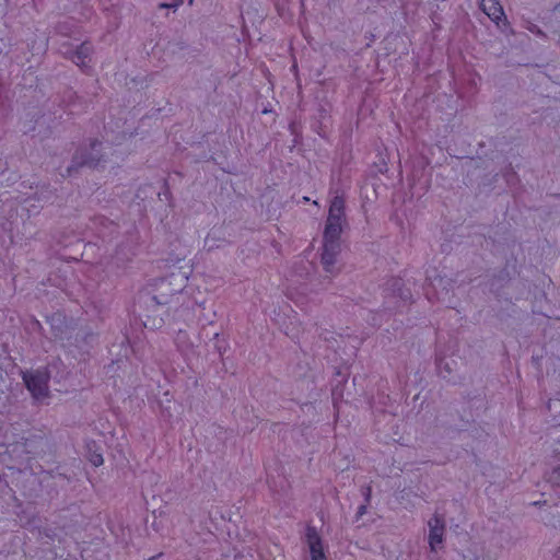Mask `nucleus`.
Returning a JSON list of instances; mask_svg holds the SVG:
<instances>
[{"instance_id": "9", "label": "nucleus", "mask_w": 560, "mask_h": 560, "mask_svg": "<svg viewBox=\"0 0 560 560\" xmlns=\"http://www.w3.org/2000/svg\"><path fill=\"white\" fill-rule=\"evenodd\" d=\"M328 221L341 222L343 220V200L335 197L329 207Z\"/></svg>"}, {"instance_id": "4", "label": "nucleus", "mask_w": 560, "mask_h": 560, "mask_svg": "<svg viewBox=\"0 0 560 560\" xmlns=\"http://www.w3.org/2000/svg\"><path fill=\"white\" fill-rule=\"evenodd\" d=\"M102 142L94 141L90 144L89 150L82 149L74 156L77 165L96 166L102 159Z\"/></svg>"}, {"instance_id": "11", "label": "nucleus", "mask_w": 560, "mask_h": 560, "mask_svg": "<svg viewBox=\"0 0 560 560\" xmlns=\"http://www.w3.org/2000/svg\"><path fill=\"white\" fill-rule=\"evenodd\" d=\"M104 459H103V456L101 454H94L92 455L91 457V463L94 465V466H101L103 464Z\"/></svg>"}, {"instance_id": "3", "label": "nucleus", "mask_w": 560, "mask_h": 560, "mask_svg": "<svg viewBox=\"0 0 560 560\" xmlns=\"http://www.w3.org/2000/svg\"><path fill=\"white\" fill-rule=\"evenodd\" d=\"M305 541L311 560H327L324 541L315 527H307Z\"/></svg>"}, {"instance_id": "6", "label": "nucleus", "mask_w": 560, "mask_h": 560, "mask_svg": "<svg viewBox=\"0 0 560 560\" xmlns=\"http://www.w3.org/2000/svg\"><path fill=\"white\" fill-rule=\"evenodd\" d=\"M480 8L495 24H499L504 18L503 9L498 0H480Z\"/></svg>"}, {"instance_id": "5", "label": "nucleus", "mask_w": 560, "mask_h": 560, "mask_svg": "<svg viewBox=\"0 0 560 560\" xmlns=\"http://www.w3.org/2000/svg\"><path fill=\"white\" fill-rule=\"evenodd\" d=\"M340 252V243L323 244L322 265L327 273L335 275L337 272L336 261Z\"/></svg>"}, {"instance_id": "12", "label": "nucleus", "mask_w": 560, "mask_h": 560, "mask_svg": "<svg viewBox=\"0 0 560 560\" xmlns=\"http://www.w3.org/2000/svg\"><path fill=\"white\" fill-rule=\"evenodd\" d=\"M365 513H366V505H361V506H359V509H358V515H359V516H362V515H363V514H365Z\"/></svg>"}, {"instance_id": "10", "label": "nucleus", "mask_w": 560, "mask_h": 560, "mask_svg": "<svg viewBox=\"0 0 560 560\" xmlns=\"http://www.w3.org/2000/svg\"><path fill=\"white\" fill-rule=\"evenodd\" d=\"M549 481L560 487V466L552 469L549 475Z\"/></svg>"}, {"instance_id": "1", "label": "nucleus", "mask_w": 560, "mask_h": 560, "mask_svg": "<svg viewBox=\"0 0 560 560\" xmlns=\"http://www.w3.org/2000/svg\"><path fill=\"white\" fill-rule=\"evenodd\" d=\"M23 381L34 399L43 400L48 397L49 373L46 369L24 372Z\"/></svg>"}, {"instance_id": "7", "label": "nucleus", "mask_w": 560, "mask_h": 560, "mask_svg": "<svg viewBox=\"0 0 560 560\" xmlns=\"http://www.w3.org/2000/svg\"><path fill=\"white\" fill-rule=\"evenodd\" d=\"M92 49L90 45L82 44L71 56L72 61L80 68L86 69L91 62Z\"/></svg>"}, {"instance_id": "8", "label": "nucleus", "mask_w": 560, "mask_h": 560, "mask_svg": "<svg viewBox=\"0 0 560 560\" xmlns=\"http://www.w3.org/2000/svg\"><path fill=\"white\" fill-rule=\"evenodd\" d=\"M342 232V223L328 221L326 222L324 231L325 243H339L340 234Z\"/></svg>"}, {"instance_id": "2", "label": "nucleus", "mask_w": 560, "mask_h": 560, "mask_svg": "<svg viewBox=\"0 0 560 560\" xmlns=\"http://www.w3.org/2000/svg\"><path fill=\"white\" fill-rule=\"evenodd\" d=\"M429 527V546L431 551L436 552L443 546L444 534H445V522L439 516L434 515L428 521Z\"/></svg>"}]
</instances>
